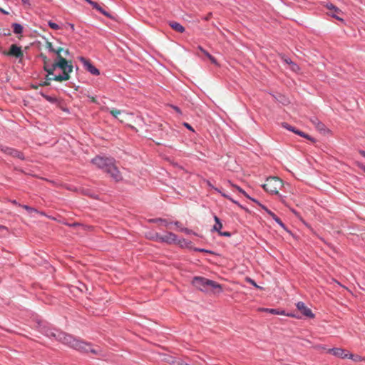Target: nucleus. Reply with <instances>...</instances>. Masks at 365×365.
<instances>
[{
  "mask_svg": "<svg viewBox=\"0 0 365 365\" xmlns=\"http://www.w3.org/2000/svg\"><path fill=\"white\" fill-rule=\"evenodd\" d=\"M52 335L58 341L74 349L82 352H91L93 354L101 355V349H93L91 347V344L86 343L85 341H80L65 332L56 331L55 333H52Z\"/></svg>",
  "mask_w": 365,
  "mask_h": 365,
  "instance_id": "f257e3e1",
  "label": "nucleus"
},
{
  "mask_svg": "<svg viewBox=\"0 0 365 365\" xmlns=\"http://www.w3.org/2000/svg\"><path fill=\"white\" fill-rule=\"evenodd\" d=\"M91 162L98 168L109 174L115 182H120L123 180V177L115 164L114 158L96 156L92 159Z\"/></svg>",
  "mask_w": 365,
  "mask_h": 365,
  "instance_id": "f03ea898",
  "label": "nucleus"
},
{
  "mask_svg": "<svg viewBox=\"0 0 365 365\" xmlns=\"http://www.w3.org/2000/svg\"><path fill=\"white\" fill-rule=\"evenodd\" d=\"M46 47L49 52L56 54V58L54 62L51 64V69L49 73H52V71H55L56 68H66L68 71L73 69L72 61H68L66 58L61 55V47L54 48L52 43L49 41H46Z\"/></svg>",
  "mask_w": 365,
  "mask_h": 365,
  "instance_id": "7ed1b4c3",
  "label": "nucleus"
},
{
  "mask_svg": "<svg viewBox=\"0 0 365 365\" xmlns=\"http://www.w3.org/2000/svg\"><path fill=\"white\" fill-rule=\"evenodd\" d=\"M192 284L202 292H210L217 289V292H222V286L211 279L203 277H195L192 279Z\"/></svg>",
  "mask_w": 365,
  "mask_h": 365,
  "instance_id": "20e7f679",
  "label": "nucleus"
},
{
  "mask_svg": "<svg viewBox=\"0 0 365 365\" xmlns=\"http://www.w3.org/2000/svg\"><path fill=\"white\" fill-rule=\"evenodd\" d=\"M282 184L283 182L279 178L270 176L267 178L266 182L262 187L270 194L279 195L278 190L282 187Z\"/></svg>",
  "mask_w": 365,
  "mask_h": 365,
  "instance_id": "39448f33",
  "label": "nucleus"
},
{
  "mask_svg": "<svg viewBox=\"0 0 365 365\" xmlns=\"http://www.w3.org/2000/svg\"><path fill=\"white\" fill-rule=\"evenodd\" d=\"M60 69L62 71V73L61 74L48 75V73L47 76H46L45 81H41L38 83V86H48L51 84V81L62 82L64 81L69 80L70 79V73L73 72V69H71V71L70 70L68 71L67 68L65 69L64 68H60Z\"/></svg>",
  "mask_w": 365,
  "mask_h": 365,
  "instance_id": "423d86ee",
  "label": "nucleus"
},
{
  "mask_svg": "<svg viewBox=\"0 0 365 365\" xmlns=\"http://www.w3.org/2000/svg\"><path fill=\"white\" fill-rule=\"evenodd\" d=\"M2 53L4 56L15 57L16 58L19 59V63L21 62L22 58H24V51L21 49V46H19L16 44H11L9 47V51H4Z\"/></svg>",
  "mask_w": 365,
  "mask_h": 365,
  "instance_id": "0eeeda50",
  "label": "nucleus"
},
{
  "mask_svg": "<svg viewBox=\"0 0 365 365\" xmlns=\"http://www.w3.org/2000/svg\"><path fill=\"white\" fill-rule=\"evenodd\" d=\"M297 311L300 314L309 319H312L315 317L312 309L305 304L303 302H298L296 304Z\"/></svg>",
  "mask_w": 365,
  "mask_h": 365,
  "instance_id": "6e6552de",
  "label": "nucleus"
},
{
  "mask_svg": "<svg viewBox=\"0 0 365 365\" xmlns=\"http://www.w3.org/2000/svg\"><path fill=\"white\" fill-rule=\"evenodd\" d=\"M79 61L83 64L85 69L91 73L92 75L98 76L100 75V71L97 68H96L90 61V60L86 58L85 57L80 56L78 58Z\"/></svg>",
  "mask_w": 365,
  "mask_h": 365,
  "instance_id": "1a4fd4ad",
  "label": "nucleus"
},
{
  "mask_svg": "<svg viewBox=\"0 0 365 365\" xmlns=\"http://www.w3.org/2000/svg\"><path fill=\"white\" fill-rule=\"evenodd\" d=\"M259 312H267L271 314H281L286 315L290 317H298L296 314L294 312L285 313L284 310H281L279 309H269V308H260L259 309Z\"/></svg>",
  "mask_w": 365,
  "mask_h": 365,
  "instance_id": "9d476101",
  "label": "nucleus"
},
{
  "mask_svg": "<svg viewBox=\"0 0 365 365\" xmlns=\"http://www.w3.org/2000/svg\"><path fill=\"white\" fill-rule=\"evenodd\" d=\"M4 153L20 160L25 159L24 155L22 152L13 148L6 146L5 148H4Z\"/></svg>",
  "mask_w": 365,
  "mask_h": 365,
  "instance_id": "9b49d317",
  "label": "nucleus"
},
{
  "mask_svg": "<svg viewBox=\"0 0 365 365\" xmlns=\"http://www.w3.org/2000/svg\"><path fill=\"white\" fill-rule=\"evenodd\" d=\"M310 121L317 130L321 133H326L329 132V130L327 128L326 125L321 122L317 117H312L310 118Z\"/></svg>",
  "mask_w": 365,
  "mask_h": 365,
  "instance_id": "f8f14e48",
  "label": "nucleus"
},
{
  "mask_svg": "<svg viewBox=\"0 0 365 365\" xmlns=\"http://www.w3.org/2000/svg\"><path fill=\"white\" fill-rule=\"evenodd\" d=\"M344 351H345L343 349H341V348L329 349L327 351L328 353L331 354L334 356H338V357H341V359L352 358L353 357L352 354H349V355L347 354H344Z\"/></svg>",
  "mask_w": 365,
  "mask_h": 365,
  "instance_id": "ddd939ff",
  "label": "nucleus"
},
{
  "mask_svg": "<svg viewBox=\"0 0 365 365\" xmlns=\"http://www.w3.org/2000/svg\"><path fill=\"white\" fill-rule=\"evenodd\" d=\"M177 240V235L171 232H168L166 235L162 236L160 238V242H165L167 244H172L175 242Z\"/></svg>",
  "mask_w": 365,
  "mask_h": 365,
  "instance_id": "4468645a",
  "label": "nucleus"
},
{
  "mask_svg": "<svg viewBox=\"0 0 365 365\" xmlns=\"http://www.w3.org/2000/svg\"><path fill=\"white\" fill-rule=\"evenodd\" d=\"M38 58H41L42 60V61L43 62V70L47 73H48V75H53V72L55 71H52V73H49V71L51 69V66L48 65L49 59L48 58V57L45 54H43V53H41L38 55Z\"/></svg>",
  "mask_w": 365,
  "mask_h": 365,
  "instance_id": "2eb2a0df",
  "label": "nucleus"
},
{
  "mask_svg": "<svg viewBox=\"0 0 365 365\" xmlns=\"http://www.w3.org/2000/svg\"><path fill=\"white\" fill-rule=\"evenodd\" d=\"M168 24L170 26V28L176 32L182 34L185 31V27L177 21H168Z\"/></svg>",
  "mask_w": 365,
  "mask_h": 365,
  "instance_id": "dca6fc26",
  "label": "nucleus"
},
{
  "mask_svg": "<svg viewBox=\"0 0 365 365\" xmlns=\"http://www.w3.org/2000/svg\"><path fill=\"white\" fill-rule=\"evenodd\" d=\"M269 216L287 232L292 234L291 231L288 229L286 225L273 212L269 213Z\"/></svg>",
  "mask_w": 365,
  "mask_h": 365,
  "instance_id": "f3484780",
  "label": "nucleus"
},
{
  "mask_svg": "<svg viewBox=\"0 0 365 365\" xmlns=\"http://www.w3.org/2000/svg\"><path fill=\"white\" fill-rule=\"evenodd\" d=\"M93 8L98 11L101 14L106 16V17L113 19V16L105 9H103L97 2H95L93 5Z\"/></svg>",
  "mask_w": 365,
  "mask_h": 365,
  "instance_id": "a211bd4d",
  "label": "nucleus"
},
{
  "mask_svg": "<svg viewBox=\"0 0 365 365\" xmlns=\"http://www.w3.org/2000/svg\"><path fill=\"white\" fill-rule=\"evenodd\" d=\"M198 49L210 59L212 63L215 65H218L217 59L213 56H212L208 51L204 49L201 46H198Z\"/></svg>",
  "mask_w": 365,
  "mask_h": 365,
  "instance_id": "6ab92c4d",
  "label": "nucleus"
},
{
  "mask_svg": "<svg viewBox=\"0 0 365 365\" xmlns=\"http://www.w3.org/2000/svg\"><path fill=\"white\" fill-rule=\"evenodd\" d=\"M213 217L215 224L212 227V231L219 232L222 228V224L221 222L220 219L217 215H215Z\"/></svg>",
  "mask_w": 365,
  "mask_h": 365,
  "instance_id": "aec40b11",
  "label": "nucleus"
},
{
  "mask_svg": "<svg viewBox=\"0 0 365 365\" xmlns=\"http://www.w3.org/2000/svg\"><path fill=\"white\" fill-rule=\"evenodd\" d=\"M146 237L151 240L160 242L161 235L158 232H150L146 235Z\"/></svg>",
  "mask_w": 365,
  "mask_h": 365,
  "instance_id": "412c9836",
  "label": "nucleus"
},
{
  "mask_svg": "<svg viewBox=\"0 0 365 365\" xmlns=\"http://www.w3.org/2000/svg\"><path fill=\"white\" fill-rule=\"evenodd\" d=\"M39 94L47 101H48L51 103H58V98L55 96H51L48 95H46L43 91H40Z\"/></svg>",
  "mask_w": 365,
  "mask_h": 365,
  "instance_id": "4be33fe9",
  "label": "nucleus"
},
{
  "mask_svg": "<svg viewBox=\"0 0 365 365\" xmlns=\"http://www.w3.org/2000/svg\"><path fill=\"white\" fill-rule=\"evenodd\" d=\"M294 133L302 138H307V140H310L312 143L316 142V140L314 138L297 128L296 129Z\"/></svg>",
  "mask_w": 365,
  "mask_h": 365,
  "instance_id": "5701e85b",
  "label": "nucleus"
},
{
  "mask_svg": "<svg viewBox=\"0 0 365 365\" xmlns=\"http://www.w3.org/2000/svg\"><path fill=\"white\" fill-rule=\"evenodd\" d=\"M11 27L13 28V31L14 34H21L23 33L24 28L20 24L13 23L11 24Z\"/></svg>",
  "mask_w": 365,
  "mask_h": 365,
  "instance_id": "b1692460",
  "label": "nucleus"
},
{
  "mask_svg": "<svg viewBox=\"0 0 365 365\" xmlns=\"http://www.w3.org/2000/svg\"><path fill=\"white\" fill-rule=\"evenodd\" d=\"M149 222H152V223H160L165 227H168V225L170 224L166 219L160 218V217L150 219Z\"/></svg>",
  "mask_w": 365,
  "mask_h": 365,
  "instance_id": "393cba45",
  "label": "nucleus"
},
{
  "mask_svg": "<svg viewBox=\"0 0 365 365\" xmlns=\"http://www.w3.org/2000/svg\"><path fill=\"white\" fill-rule=\"evenodd\" d=\"M228 182L231 185V186L236 188V190H238L240 193H242L245 197H246L247 198H250V196L240 186L232 183L230 180H228Z\"/></svg>",
  "mask_w": 365,
  "mask_h": 365,
  "instance_id": "a878e982",
  "label": "nucleus"
},
{
  "mask_svg": "<svg viewBox=\"0 0 365 365\" xmlns=\"http://www.w3.org/2000/svg\"><path fill=\"white\" fill-rule=\"evenodd\" d=\"M326 8L330 11H334L335 13L337 14L341 12V11L338 7H336L331 3H327L326 5Z\"/></svg>",
  "mask_w": 365,
  "mask_h": 365,
  "instance_id": "bb28decb",
  "label": "nucleus"
},
{
  "mask_svg": "<svg viewBox=\"0 0 365 365\" xmlns=\"http://www.w3.org/2000/svg\"><path fill=\"white\" fill-rule=\"evenodd\" d=\"M107 110H108L109 113L112 115L115 118H117L118 115L122 112L120 110L114 108L112 109L107 108Z\"/></svg>",
  "mask_w": 365,
  "mask_h": 365,
  "instance_id": "cd10ccee",
  "label": "nucleus"
},
{
  "mask_svg": "<svg viewBox=\"0 0 365 365\" xmlns=\"http://www.w3.org/2000/svg\"><path fill=\"white\" fill-rule=\"evenodd\" d=\"M282 128L287 129V130H289L293 133H294L297 129V128L289 125L288 123H286V122L282 123Z\"/></svg>",
  "mask_w": 365,
  "mask_h": 365,
  "instance_id": "c85d7f7f",
  "label": "nucleus"
},
{
  "mask_svg": "<svg viewBox=\"0 0 365 365\" xmlns=\"http://www.w3.org/2000/svg\"><path fill=\"white\" fill-rule=\"evenodd\" d=\"M193 250L195 252H204V253H209V254H212V255H216L215 252L210 250H206L204 248L194 247Z\"/></svg>",
  "mask_w": 365,
  "mask_h": 365,
  "instance_id": "c756f323",
  "label": "nucleus"
},
{
  "mask_svg": "<svg viewBox=\"0 0 365 365\" xmlns=\"http://www.w3.org/2000/svg\"><path fill=\"white\" fill-rule=\"evenodd\" d=\"M212 189L214 190H215L216 192H217L218 193H220L222 197H225L226 199H227L229 200H232V198L230 195L225 194V192H222L219 188L215 187H212Z\"/></svg>",
  "mask_w": 365,
  "mask_h": 365,
  "instance_id": "7c9ffc66",
  "label": "nucleus"
},
{
  "mask_svg": "<svg viewBox=\"0 0 365 365\" xmlns=\"http://www.w3.org/2000/svg\"><path fill=\"white\" fill-rule=\"evenodd\" d=\"M84 96H86L87 98H88L91 103L98 104V102L96 100V97L91 96L88 93H84Z\"/></svg>",
  "mask_w": 365,
  "mask_h": 365,
  "instance_id": "2f4dec72",
  "label": "nucleus"
},
{
  "mask_svg": "<svg viewBox=\"0 0 365 365\" xmlns=\"http://www.w3.org/2000/svg\"><path fill=\"white\" fill-rule=\"evenodd\" d=\"M48 24L50 28H51L54 30H58L60 29V26L56 23L53 22L51 21H48Z\"/></svg>",
  "mask_w": 365,
  "mask_h": 365,
  "instance_id": "473e14b6",
  "label": "nucleus"
},
{
  "mask_svg": "<svg viewBox=\"0 0 365 365\" xmlns=\"http://www.w3.org/2000/svg\"><path fill=\"white\" fill-rule=\"evenodd\" d=\"M9 35H11V31L9 29H4L2 31L0 29V36H9Z\"/></svg>",
  "mask_w": 365,
  "mask_h": 365,
  "instance_id": "72a5a7b5",
  "label": "nucleus"
},
{
  "mask_svg": "<svg viewBox=\"0 0 365 365\" xmlns=\"http://www.w3.org/2000/svg\"><path fill=\"white\" fill-rule=\"evenodd\" d=\"M219 235L223 236V237H230L232 235V233L227 231H220L217 232Z\"/></svg>",
  "mask_w": 365,
  "mask_h": 365,
  "instance_id": "f704fd0d",
  "label": "nucleus"
},
{
  "mask_svg": "<svg viewBox=\"0 0 365 365\" xmlns=\"http://www.w3.org/2000/svg\"><path fill=\"white\" fill-rule=\"evenodd\" d=\"M170 107L176 112L178 113V114L180 115H182V111L180 110V108L177 106H174V105H170Z\"/></svg>",
  "mask_w": 365,
  "mask_h": 365,
  "instance_id": "c9c22d12",
  "label": "nucleus"
},
{
  "mask_svg": "<svg viewBox=\"0 0 365 365\" xmlns=\"http://www.w3.org/2000/svg\"><path fill=\"white\" fill-rule=\"evenodd\" d=\"M181 231L185 232L187 235L193 234V235H196V234L194 232H192V230H190L188 228H182Z\"/></svg>",
  "mask_w": 365,
  "mask_h": 365,
  "instance_id": "e433bc0d",
  "label": "nucleus"
},
{
  "mask_svg": "<svg viewBox=\"0 0 365 365\" xmlns=\"http://www.w3.org/2000/svg\"><path fill=\"white\" fill-rule=\"evenodd\" d=\"M262 209H263L269 215V213L272 212L270 210H269L265 205H262V203L259 205Z\"/></svg>",
  "mask_w": 365,
  "mask_h": 365,
  "instance_id": "4c0bfd02",
  "label": "nucleus"
},
{
  "mask_svg": "<svg viewBox=\"0 0 365 365\" xmlns=\"http://www.w3.org/2000/svg\"><path fill=\"white\" fill-rule=\"evenodd\" d=\"M356 165L365 173V165L360 162H356Z\"/></svg>",
  "mask_w": 365,
  "mask_h": 365,
  "instance_id": "58836bf2",
  "label": "nucleus"
},
{
  "mask_svg": "<svg viewBox=\"0 0 365 365\" xmlns=\"http://www.w3.org/2000/svg\"><path fill=\"white\" fill-rule=\"evenodd\" d=\"M83 194L86 195H88V196H91V197H93L95 198L96 197H94L93 195L91 194V190H88V189H86V190H83Z\"/></svg>",
  "mask_w": 365,
  "mask_h": 365,
  "instance_id": "ea45409f",
  "label": "nucleus"
},
{
  "mask_svg": "<svg viewBox=\"0 0 365 365\" xmlns=\"http://www.w3.org/2000/svg\"><path fill=\"white\" fill-rule=\"evenodd\" d=\"M61 52L63 53V54L65 56H69L70 55V51L68 48H63L61 47Z\"/></svg>",
  "mask_w": 365,
  "mask_h": 365,
  "instance_id": "a19ab883",
  "label": "nucleus"
},
{
  "mask_svg": "<svg viewBox=\"0 0 365 365\" xmlns=\"http://www.w3.org/2000/svg\"><path fill=\"white\" fill-rule=\"evenodd\" d=\"M330 16H332L333 18H335V19H337V20H339V21H344V20H343V19H341V18L339 17V16H337V14H335V12H334V13H331V14H330Z\"/></svg>",
  "mask_w": 365,
  "mask_h": 365,
  "instance_id": "79ce46f5",
  "label": "nucleus"
},
{
  "mask_svg": "<svg viewBox=\"0 0 365 365\" xmlns=\"http://www.w3.org/2000/svg\"><path fill=\"white\" fill-rule=\"evenodd\" d=\"M183 125L187 128L188 130H191V131H194V129L192 128V127L187 123H183Z\"/></svg>",
  "mask_w": 365,
  "mask_h": 365,
  "instance_id": "37998d69",
  "label": "nucleus"
},
{
  "mask_svg": "<svg viewBox=\"0 0 365 365\" xmlns=\"http://www.w3.org/2000/svg\"><path fill=\"white\" fill-rule=\"evenodd\" d=\"M247 281H248L251 284H252L254 287H258V288L259 287L256 284V282H255V280H253V279H252L249 278V279H247Z\"/></svg>",
  "mask_w": 365,
  "mask_h": 365,
  "instance_id": "c03bdc74",
  "label": "nucleus"
},
{
  "mask_svg": "<svg viewBox=\"0 0 365 365\" xmlns=\"http://www.w3.org/2000/svg\"><path fill=\"white\" fill-rule=\"evenodd\" d=\"M231 202H232L233 203H235V205H237V206H239L240 207L244 209V207L237 200H235L233 198H232V200H230Z\"/></svg>",
  "mask_w": 365,
  "mask_h": 365,
  "instance_id": "a18cd8bd",
  "label": "nucleus"
},
{
  "mask_svg": "<svg viewBox=\"0 0 365 365\" xmlns=\"http://www.w3.org/2000/svg\"><path fill=\"white\" fill-rule=\"evenodd\" d=\"M23 207H24L25 210H28V211H32V210H34V208L31 207H30V206H29V205H24V206H23Z\"/></svg>",
  "mask_w": 365,
  "mask_h": 365,
  "instance_id": "49530a36",
  "label": "nucleus"
},
{
  "mask_svg": "<svg viewBox=\"0 0 365 365\" xmlns=\"http://www.w3.org/2000/svg\"><path fill=\"white\" fill-rule=\"evenodd\" d=\"M250 200H251L252 202H255L256 204H257L258 205H259L261 203L256 199L255 198H252L250 197V198H249Z\"/></svg>",
  "mask_w": 365,
  "mask_h": 365,
  "instance_id": "de8ad7c7",
  "label": "nucleus"
},
{
  "mask_svg": "<svg viewBox=\"0 0 365 365\" xmlns=\"http://www.w3.org/2000/svg\"><path fill=\"white\" fill-rule=\"evenodd\" d=\"M250 200H251L252 202H255L256 204H257L258 205H259L261 203L256 199L255 198H252L250 197V198H249Z\"/></svg>",
  "mask_w": 365,
  "mask_h": 365,
  "instance_id": "09e8293b",
  "label": "nucleus"
},
{
  "mask_svg": "<svg viewBox=\"0 0 365 365\" xmlns=\"http://www.w3.org/2000/svg\"><path fill=\"white\" fill-rule=\"evenodd\" d=\"M78 225H79V223H78V222H74V223H72V224H68V226L72 227H77Z\"/></svg>",
  "mask_w": 365,
  "mask_h": 365,
  "instance_id": "8fccbe9b",
  "label": "nucleus"
},
{
  "mask_svg": "<svg viewBox=\"0 0 365 365\" xmlns=\"http://www.w3.org/2000/svg\"><path fill=\"white\" fill-rule=\"evenodd\" d=\"M0 12L2 13L3 14H6V15L9 14L8 11H5L4 9H2L1 7H0Z\"/></svg>",
  "mask_w": 365,
  "mask_h": 365,
  "instance_id": "3c124183",
  "label": "nucleus"
},
{
  "mask_svg": "<svg viewBox=\"0 0 365 365\" xmlns=\"http://www.w3.org/2000/svg\"><path fill=\"white\" fill-rule=\"evenodd\" d=\"M178 365H190V364L185 361H180L178 362Z\"/></svg>",
  "mask_w": 365,
  "mask_h": 365,
  "instance_id": "603ef678",
  "label": "nucleus"
},
{
  "mask_svg": "<svg viewBox=\"0 0 365 365\" xmlns=\"http://www.w3.org/2000/svg\"><path fill=\"white\" fill-rule=\"evenodd\" d=\"M87 3H88L90 5L93 6V4H95L96 1H93L92 0H85Z\"/></svg>",
  "mask_w": 365,
  "mask_h": 365,
  "instance_id": "864d4df0",
  "label": "nucleus"
},
{
  "mask_svg": "<svg viewBox=\"0 0 365 365\" xmlns=\"http://www.w3.org/2000/svg\"><path fill=\"white\" fill-rule=\"evenodd\" d=\"M40 86L38 85H35V84H31V87L33 88V89H38V88Z\"/></svg>",
  "mask_w": 365,
  "mask_h": 365,
  "instance_id": "5fc2aeb1",
  "label": "nucleus"
},
{
  "mask_svg": "<svg viewBox=\"0 0 365 365\" xmlns=\"http://www.w3.org/2000/svg\"><path fill=\"white\" fill-rule=\"evenodd\" d=\"M360 358H361V357H360L359 356H354L353 355V357H352L351 359H353L354 361H358V360H359V359H360Z\"/></svg>",
  "mask_w": 365,
  "mask_h": 365,
  "instance_id": "6e6d98bb",
  "label": "nucleus"
},
{
  "mask_svg": "<svg viewBox=\"0 0 365 365\" xmlns=\"http://www.w3.org/2000/svg\"><path fill=\"white\" fill-rule=\"evenodd\" d=\"M174 224H175V225H176L178 227H180L181 225V223L179 221L175 222Z\"/></svg>",
  "mask_w": 365,
  "mask_h": 365,
  "instance_id": "4d7b16f0",
  "label": "nucleus"
},
{
  "mask_svg": "<svg viewBox=\"0 0 365 365\" xmlns=\"http://www.w3.org/2000/svg\"><path fill=\"white\" fill-rule=\"evenodd\" d=\"M23 4H29V0H21Z\"/></svg>",
  "mask_w": 365,
  "mask_h": 365,
  "instance_id": "13d9d810",
  "label": "nucleus"
},
{
  "mask_svg": "<svg viewBox=\"0 0 365 365\" xmlns=\"http://www.w3.org/2000/svg\"><path fill=\"white\" fill-rule=\"evenodd\" d=\"M70 29H71L72 31H74V25L73 24H68Z\"/></svg>",
  "mask_w": 365,
  "mask_h": 365,
  "instance_id": "bf43d9fd",
  "label": "nucleus"
},
{
  "mask_svg": "<svg viewBox=\"0 0 365 365\" xmlns=\"http://www.w3.org/2000/svg\"><path fill=\"white\" fill-rule=\"evenodd\" d=\"M359 153H360L363 157H364V158H365V151H364V150H360V151H359Z\"/></svg>",
  "mask_w": 365,
  "mask_h": 365,
  "instance_id": "052dcab7",
  "label": "nucleus"
},
{
  "mask_svg": "<svg viewBox=\"0 0 365 365\" xmlns=\"http://www.w3.org/2000/svg\"><path fill=\"white\" fill-rule=\"evenodd\" d=\"M211 15H212V14H211V13H210V14H208V16H207L205 18V19L206 21L209 20V19H210V17L211 16Z\"/></svg>",
  "mask_w": 365,
  "mask_h": 365,
  "instance_id": "680f3d73",
  "label": "nucleus"
},
{
  "mask_svg": "<svg viewBox=\"0 0 365 365\" xmlns=\"http://www.w3.org/2000/svg\"><path fill=\"white\" fill-rule=\"evenodd\" d=\"M6 146H4L2 145H0V150L4 153V148H5Z\"/></svg>",
  "mask_w": 365,
  "mask_h": 365,
  "instance_id": "e2e57ef3",
  "label": "nucleus"
},
{
  "mask_svg": "<svg viewBox=\"0 0 365 365\" xmlns=\"http://www.w3.org/2000/svg\"><path fill=\"white\" fill-rule=\"evenodd\" d=\"M207 185L212 189V187H214L210 181H207Z\"/></svg>",
  "mask_w": 365,
  "mask_h": 365,
  "instance_id": "0e129e2a",
  "label": "nucleus"
},
{
  "mask_svg": "<svg viewBox=\"0 0 365 365\" xmlns=\"http://www.w3.org/2000/svg\"><path fill=\"white\" fill-rule=\"evenodd\" d=\"M285 61H286L287 63H292V61L290 59L285 60Z\"/></svg>",
  "mask_w": 365,
  "mask_h": 365,
  "instance_id": "69168bd1",
  "label": "nucleus"
},
{
  "mask_svg": "<svg viewBox=\"0 0 365 365\" xmlns=\"http://www.w3.org/2000/svg\"><path fill=\"white\" fill-rule=\"evenodd\" d=\"M6 229V227L0 225V230Z\"/></svg>",
  "mask_w": 365,
  "mask_h": 365,
  "instance_id": "338daca9",
  "label": "nucleus"
},
{
  "mask_svg": "<svg viewBox=\"0 0 365 365\" xmlns=\"http://www.w3.org/2000/svg\"><path fill=\"white\" fill-rule=\"evenodd\" d=\"M12 202H13L14 204H17V202H16V200H14Z\"/></svg>",
  "mask_w": 365,
  "mask_h": 365,
  "instance_id": "774afa93",
  "label": "nucleus"
}]
</instances>
